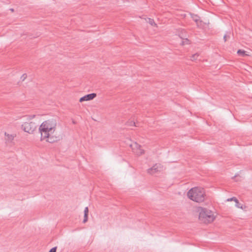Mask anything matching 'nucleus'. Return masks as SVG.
Returning <instances> with one entry per match:
<instances>
[{
	"mask_svg": "<svg viewBox=\"0 0 252 252\" xmlns=\"http://www.w3.org/2000/svg\"><path fill=\"white\" fill-rule=\"evenodd\" d=\"M5 135L7 136L6 140L8 142H11L14 138V135L7 134L5 133Z\"/></svg>",
	"mask_w": 252,
	"mask_h": 252,
	"instance_id": "9b49d317",
	"label": "nucleus"
},
{
	"mask_svg": "<svg viewBox=\"0 0 252 252\" xmlns=\"http://www.w3.org/2000/svg\"><path fill=\"white\" fill-rule=\"evenodd\" d=\"M27 77V75L26 74H24L22 76H21V79L22 80V81H24Z\"/></svg>",
	"mask_w": 252,
	"mask_h": 252,
	"instance_id": "6ab92c4d",
	"label": "nucleus"
},
{
	"mask_svg": "<svg viewBox=\"0 0 252 252\" xmlns=\"http://www.w3.org/2000/svg\"><path fill=\"white\" fill-rule=\"evenodd\" d=\"M228 36H227L226 34H225L224 36H223V39H224V41L225 42L227 40V37Z\"/></svg>",
	"mask_w": 252,
	"mask_h": 252,
	"instance_id": "412c9836",
	"label": "nucleus"
},
{
	"mask_svg": "<svg viewBox=\"0 0 252 252\" xmlns=\"http://www.w3.org/2000/svg\"><path fill=\"white\" fill-rule=\"evenodd\" d=\"M189 44V40L188 38H186L184 40H183L182 42V45H184L186 44Z\"/></svg>",
	"mask_w": 252,
	"mask_h": 252,
	"instance_id": "2eb2a0df",
	"label": "nucleus"
},
{
	"mask_svg": "<svg viewBox=\"0 0 252 252\" xmlns=\"http://www.w3.org/2000/svg\"><path fill=\"white\" fill-rule=\"evenodd\" d=\"M89 213V209L88 207H85L84 209V216L83 222L85 223L88 220V216Z\"/></svg>",
	"mask_w": 252,
	"mask_h": 252,
	"instance_id": "1a4fd4ad",
	"label": "nucleus"
},
{
	"mask_svg": "<svg viewBox=\"0 0 252 252\" xmlns=\"http://www.w3.org/2000/svg\"><path fill=\"white\" fill-rule=\"evenodd\" d=\"M53 134V133H49L48 137H44L41 135V140H42L47 138L46 141L49 143H53L60 140L59 136H55L52 135Z\"/></svg>",
	"mask_w": 252,
	"mask_h": 252,
	"instance_id": "39448f33",
	"label": "nucleus"
},
{
	"mask_svg": "<svg viewBox=\"0 0 252 252\" xmlns=\"http://www.w3.org/2000/svg\"><path fill=\"white\" fill-rule=\"evenodd\" d=\"M199 211V219L204 223H210L215 219L213 212L206 208L200 207Z\"/></svg>",
	"mask_w": 252,
	"mask_h": 252,
	"instance_id": "20e7f679",
	"label": "nucleus"
},
{
	"mask_svg": "<svg viewBox=\"0 0 252 252\" xmlns=\"http://www.w3.org/2000/svg\"><path fill=\"white\" fill-rule=\"evenodd\" d=\"M129 123V125L130 126H136V125H135V122H134L131 121V122H130Z\"/></svg>",
	"mask_w": 252,
	"mask_h": 252,
	"instance_id": "aec40b11",
	"label": "nucleus"
},
{
	"mask_svg": "<svg viewBox=\"0 0 252 252\" xmlns=\"http://www.w3.org/2000/svg\"><path fill=\"white\" fill-rule=\"evenodd\" d=\"M35 115H30L25 116L24 118L27 120L21 125V128L25 132L31 134L36 129L37 125L31 121L35 117Z\"/></svg>",
	"mask_w": 252,
	"mask_h": 252,
	"instance_id": "7ed1b4c3",
	"label": "nucleus"
},
{
	"mask_svg": "<svg viewBox=\"0 0 252 252\" xmlns=\"http://www.w3.org/2000/svg\"><path fill=\"white\" fill-rule=\"evenodd\" d=\"M148 22L152 26H153L154 25H156L155 23L154 20L153 19L148 18Z\"/></svg>",
	"mask_w": 252,
	"mask_h": 252,
	"instance_id": "dca6fc26",
	"label": "nucleus"
},
{
	"mask_svg": "<svg viewBox=\"0 0 252 252\" xmlns=\"http://www.w3.org/2000/svg\"><path fill=\"white\" fill-rule=\"evenodd\" d=\"M236 176H237L236 175H235V176L233 177V178H235Z\"/></svg>",
	"mask_w": 252,
	"mask_h": 252,
	"instance_id": "4be33fe9",
	"label": "nucleus"
},
{
	"mask_svg": "<svg viewBox=\"0 0 252 252\" xmlns=\"http://www.w3.org/2000/svg\"><path fill=\"white\" fill-rule=\"evenodd\" d=\"M11 10L13 11V9H11Z\"/></svg>",
	"mask_w": 252,
	"mask_h": 252,
	"instance_id": "5701e85b",
	"label": "nucleus"
},
{
	"mask_svg": "<svg viewBox=\"0 0 252 252\" xmlns=\"http://www.w3.org/2000/svg\"><path fill=\"white\" fill-rule=\"evenodd\" d=\"M237 200V199L235 197H232L231 198L227 199V201H234L235 202Z\"/></svg>",
	"mask_w": 252,
	"mask_h": 252,
	"instance_id": "f3484780",
	"label": "nucleus"
},
{
	"mask_svg": "<svg viewBox=\"0 0 252 252\" xmlns=\"http://www.w3.org/2000/svg\"><path fill=\"white\" fill-rule=\"evenodd\" d=\"M198 54H195L194 55H192L191 57L190 60L191 61H195L197 60V57H198Z\"/></svg>",
	"mask_w": 252,
	"mask_h": 252,
	"instance_id": "4468645a",
	"label": "nucleus"
},
{
	"mask_svg": "<svg viewBox=\"0 0 252 252\" xmlns=\"http://www.w3.org/2000/svg\"><path fill=\"white\" fill-rule=\"evenodd\" d=\"M130 146L132 150L134 151L133 152L137 155L140 156L144 154V150L141 149V146L136 142L134 143L133 145H130Z\"/></svg>",
	"mask_w": 252,
	"mask_h": 252,
	"instance_id": "423d86ee",
	"label": "nucleus"
},
{
	"mask_svg": "<svg viewBox=\"0 0 252 252\" xmlns=\"http://www.w3.org/2000/svg\"><path fill=\"white\" fill-rule=\"evenodd\" d=\"M235 206L236 207H237L238 208H241V209L243 208L242 205L239 203L238 199L235 201Z\"/></svg>",
	"mask_w": 252,
	"mask_h": 252,
	"instance_id": "ddd939ff",
	"label": "nucleus"
},
{
	"mask_svg": "<svg viewBox=\"0 0 252 252\" xmlns=\"http://www.w3.org/2000/svg\"><path fill=\"white\" fill-rule=\"evenodd\" d=\"M187 195L190 199L193 201L201 202L205 199V192L203 188L195 187L189 190Z\"/></svg>",
	"mask_w": 252,
	"mask_h": 252,
	"instance_id": "f257e3e1",
	"label": "nucleus"
},
{
	"mask_svg": "<svg viewBox=\"0 0 252 252\" xmlns=\"http://www.w3.org/2000/svg\"><path fill=\"white\" fill-rule=\"evenodd\" d=\"M56 124V121L53 119L43 122L39 128L41 135L48 137L49 133H54Z\"/></svg>",
	"mask_w": 252,
	"mask_h": 252,
	"instance_id": "f03ea898",
	"label": "nucleus"
},
{
	"mask_svg": "<svg viewBox=\"0 0 252 252\" xmlns=\"http://www.w3.org/2000/svg\"><path fill=\"white\" fill-rule=\"evenodd\" d=\"M57 251V247H53L52 248L49 252H56Z\"/></svg>",
	"mask_w": 252,
	"mask_h": 252,
	"instance_id": "a211bd4d",
	"label": "nucleus"
},
{
	"mask_svg": "<svg viewBox=\"0 0 252 252\" xmlns=\"http://www.w3.org/2000/svg\"><path fill=\"white\" fill-rule=\"evenodd\" d=\"M246 51L243 50L239 49L237 51V54L242 57H245L246 55H247L246 53Z\"/></svg>",
	"mask_w": 252,
	"mask_h": 252,
	"instance_id": "9d476101",
	"label": "nucleus"
},
{
	"mask_svg": "<svg viewBox=\"0 0 252 252\" xmlns=\"http://www.w3.org/2000/svg\"><path fill=\"white\" fill-rule=\"evenodd\" d=\"M191 18L196 23H197L199 20V17L197 15L191 14Z\"/></svg>",
	"mask_w": 252,
	"mask_h": 252,
	"instance_id": "f8f14e48",
	"label": "nucleus"
},
{
	"mask_svg": "<svg viewBox=\"0 0 252 252\" xmlns=\"http://www.w3.org/2000/svg\"><path fill=\"white\" fill-rule=\"evenodd\" d=\"M161 166L160 164H155L153 167L148 169L147 170V172L153 175L156 173L160 171L161 170Z\"/></svg>",
	"mask_w": 252,
	"mask_h": 252,
	"instance_id": "0eeeda50",
	"label": "nucleus"
},
{
	"mask_svg": "<svg viewBox=\"0 0 252 252\" xmlns=\"http://www.w3.org/2000/svg\"><path fill=\"white\" fill-rule=\"evenodd\" d=\"M96 94L95 93H92L90 94H88L87 95H84V96L81 97L79 99V101L80 102L85 101H89L93 99L95 97H96Z\"/></svg>",
	"mask_w": 252,
	"mask_h": 252,
	"instance_id": "6e6552de",
	"label": "nucleus"
}]
</instances>
